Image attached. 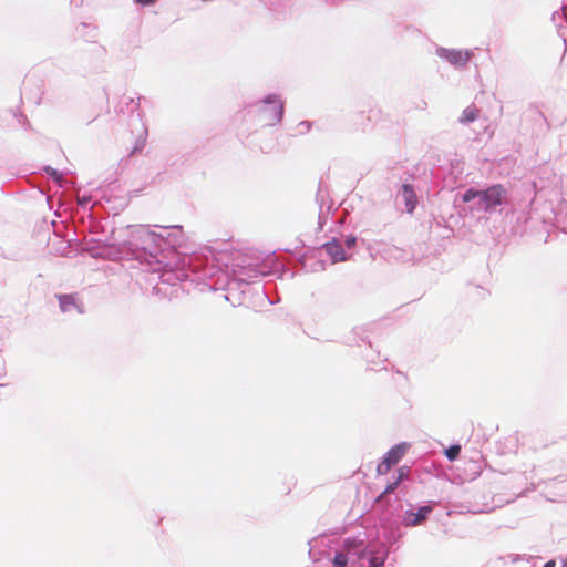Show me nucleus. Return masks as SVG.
Segmentation results:
<instances>
[{
    "instance_id": "f257e3e1",
    "label": "nucleus",
    "mask_w": 567,
    "mask_h": 567,
    "mask_svg": "<svg viewBox=\"0 0 567 567\" xmlns=\"http://www.w3.org/2000/svg\"><path fill=\"white\" fill-rule=\"evenodd\" d=\"M437 54L440 58L445 59L447 62H450L451 64H453L455 66L465 65L473 55V53L467 50L444 49V48L439 49Z\"/></svg>"
},
{
    "instance_id": "f03ea898",
    "label": "nucleus",
    "mask_w": 567,
    "mask_h": 567,
    "mask_svg": "<svg viewBox=\"0 0 567 567\" xmlns=\"http://www.w3.org/2000/svg\"><path fill=\"white\" fill-rule=\"evenodd\" d=\"M505 189L502 185H494L486 190H482L481 202L483 207L488 210L502 204Z\"/></svg>"
},
{
    "instance_id": "7ed1b4c3",
    "label": "nucleus",
    "mask_w": 567,
    "mask_h": 567,
    "mask_svg": "<svg viewBox=\"0 0 567 567\" xmlns=\"http://www.w3.org/2000/svg\"><path fill=\"white\" fill-rule=\"evenodd\" d=\"M432 512L431 506H422L416 513L406 512L403 517V524L406 527H414L422 524Z\"/></svg>"
},
{
    "instance_id": "20e7f679",
    "label": "nucleus",
    "mask_w": 567,
    "mask_h": 567,
    "mask_svg": "<svg viewBox=\"0 0 567 567\" xmlns=\"http://www.w3.org/2000/svg\"><path fill=\"white\" fill-rule=\"evenodd\" d=\"M322 248L327 252V255L330 257L331 262H333V264L339 262V261H344L347 259L342 245L340 243H338L337 240L326 243L322 246Z\"/></svg>"
},
{
    "instance_id": "39448f33",
    "label": "nucleus",
    "mask_w": 567,
    "mask_h": 567,
    "mask_svg": "<svg viewBox=\"0 0 567 567\" xmlns=\"http://www.w3.org/2000/svg\"><path fill=\"white\" fill-rule=\"evenodd\" d=\"M266 104L264 112L270 113V117L268 118L269 124L280 121L284 113L282 103L279 100L272 99L268 100Z\"/></svg>"
},
{
    "instance_id": "423d86ee",
    "label": "nucleus",
    "mask_w": 567,
    "mask_h": 567,
    "mask_svg": "<svg viewBox=\"0 0 567 567\" xmlns=\"http://www.w3.org/2000/svg\"><path fill=\"white\" fill-rule=\"evenodd\" d=\"M408 451V445L402 443L393 446L384 456L383 460L388 462L391 466L396 465L400 460L404 456Z\"/></svg>"
},
{
    "instance_id": "0eeeda50",
    "label": "nucleus",
    "mask_w": 567,
    "mask_h": 567,
    "mask_svg": "<svg viewBox=\"0 0 567 567\" xmlns=\"http://www.w3.org/2000/svg\"><path fill=\"white\" fill-rule=\"evenodd\" d=\"M402 195L405 203L406 212L412 214L417 204V197L412 186L404 184L402 186Z\"/></svg>"
},
{
    "instance_id": "6e6552de",
    "label": "nucleus",
    "mask_w": 567,
    "mask_h": 567,
    "mask_svg": "<svg viewBox=\"0 0 567 567\" xmlns=\"http://www.w3.org/2000/svg\"><path fill=\"white\" fill-rule=\"evenodd\" d=\"M478 113H480L478 109L474 105H471L463 111L462 116H461V122H463V123L473 122L477 118Z\"/></svg>"
},
{
    "instance_id": "1a4fd4ad",
    "label": "nucleus",
    "mask_w": 567,
    "mask_h": 567,
    "mask_svg": "<svg viewBox=\"0 0 567 567\" xmlns=\"http://www.w3.org/2000/svg\"><path fill=\"white\" fill-rule=\"evenodd\" d=\"M60 307L63 312L71 310L72 307L75 306V300L73 296H61L59 298Z\"/></svg>"
},
{
    "instance_id": "9d476101",
    "label": "nucleus",
    "mask_w": 567,
    "mask_h": 567,
    "mask_svg": "<svg viewBox=\"0 0 567 567\" xmlns=\"http://www.w3.org/2000/svg\"><path fill=\"white\" fill-rule=\"evenodd\" d=\"M461 453V446L460 445H452L447 450H445V455L450 461H454L458 457Z\"/></svg>"
},
{
    "instance_id": "9b49d317",
    "label": "nucleus",
    "mask_w": 567,
    "mask_h": 567,
    "mask_svg": "<svg viewBox=\"0 0 567 567\" xmlns=\"http://www.w3.org/2000/svg\"><path fill=\"white\" fill-rule=\"evenodd\" d=\"M332 564L334 567H346L347 564H348V557L346 554L343 553H338L333 560H332Z\"/></svg>"
},
{
    "instance_id": "f8f14e48",
    "label": "nucleus",
    "mask_w": 567,
    "mask_h": 567,
    "mask_svg": "<svg viewBox=\"0 0 567 567\" xmlns=\"http://www.w3.org/2000/svg\"><path fill=\"white\" fill-rule=\"evenodd\" d=\"M482 196V192H478V190H475L473 188L471 189H467L464 195H463V202L464 203H468L471 202L472 199L476 198V197H480L481 198Z\"/></svg>"
},
{
    "instance_id": "ddd939ff",
    "label": "nucleus",
    "mask_w": 567,
    "mask_h": 567,
    "mask_svg": "<svg viewBox=\"0 0 567 567\" xmlns=\"http://www.w3.org/2000/svg\"><path fill=\"white\" fill-rule=\"evenodd\" d=\"M391 465L388 464L385 460H382V462L377 466V473L378 475H385L390 472Z\"/></svg>"
},
{
    "instance_id": "4468645a",
    "label": "nucleus",
    "mask_w": 567,
    "mask_h": 567,
    "mask_svg": "<svg viewBox=\"0 0 567 567\" xmlns=\"http://www.w3.org/2000/svg\"><path fill=\"white\" fill-rule=\"evenodd\" d=\"M399 485H400L399 481H394V482L390 483V484L385 487V489L383 491V493H382V494L377 498V502L381 501V498H382L384 495H386V494H390V493L394 492V491L398 488V486H399Z\"/></svg>"
},
{
    "instance_id": "2eb2a0df",
    "label": "nucleus",
    "mask_w": 567,
    "mask_h": 567,
    "mask_svg": "<svg viewBox=\"0 0 567 567\" xmlns=\"http://www.w3.org/2000/svg\"><path fill=\"white\" fill-rule=\"evenodd\" d=\"M408 476H409V468L406 466H402L398 470V477L395 478V481H399V483H401Z\"/></svg>"
},
{
    "instance_id": "dca6fc26",
    "label": "nucleus",
    "mask_w": 567,
    "mask_h": 567,
    "mask_svg": "<svg viewBox=\"0 0 567 567\" xmlns=\"http://www.w3.org/2000/svg\"><path fill=\"white\" fill-rule=\"evenodd\" d=\"M383 566V559L378 557H372L370 559V567H382Z\"/></svg>"
},
{
    "instance_id": "f3484780",
    "label": "nucleus",
    "mask_w": 567,
    "mask_h": 567,
    "mask_svg": "<svg viewBox=\"0 0 567 567\" xmlns=\"http://www.w3.org/2000/svg\"><path fill=\"white\" fill-rule=\"evenodd\" d=\"M136 3L141 6H150L156 2L157 0H134Z\"/></svg>"
},
{
    "instance_id": "a211bd4d",
    "label": "nucleus",
    "mask_w": 567,
    "mask_h": 567,
    "mask_svg": "<svg viewBox=\"0 0 567 567\" xmlns=\"http://www.w3.org/2000/svg\"><path fill=\"white\" fill-rule=\"evenodd\" d=\"M47 172L50 173L56 181H59L61 178V175L55 169L48 167Z\"/></svg>"
},
{
    "instance_id": "6ab92c4d",
    "label": "nucleus",
    "mask_w": 567,
    "mask_h": 567,
    "mask_svg": "<svg viewBox=\"0 0 567 567\" xmlns=\"http://www.w3.org/2000/svg\"><path fill=\"white\" fill-rule=\"evenodd\" d=\"M354 243H355L354 238L347 239V245H348L349 248L352 247L354 245Z\"/></svg>"
},
{
    "instance_id": "aec40b11",
    "label": "nucleus",
    "mask_w": 567,
    "mask_h": 567,
    "mask_svg": "<svg viewBox=\"0 0 567 567\" xmlns=\"http://www.w3.org/2000/svg\"><path fill=\"white\" fill-rule=\"evenodd\" d=\"M543 567H555V561L554 560L547 561Z\"/></svg>"
}]
</instances>
